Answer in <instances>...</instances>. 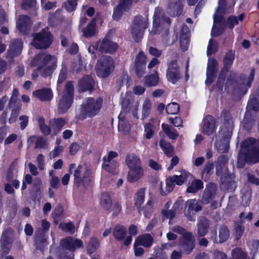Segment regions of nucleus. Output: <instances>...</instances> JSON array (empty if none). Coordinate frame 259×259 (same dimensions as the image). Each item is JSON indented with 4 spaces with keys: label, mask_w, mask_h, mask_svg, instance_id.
<instances>
[{
    "label": "nucleus",
    "mask_w": 259,
    "mask_h": 259,
    "mask_svg": "<svg viewBox=\"0 0 259 259\" xmlns=\"http://www.w3.org/2000/svg\"><path fill=\"white\" fill-rule=\"evenodd\" d=\"M31 138H36V140L35 143V148H39L42 149L44 148L47 144V140L42 136H38L36 137L35 136H32Z\"/></svg>",
    "instance_id": "59"
},
{
    "label": "nucleus",
    "mask_w": 259,
    "mask_h": 259,
    "mask_svg": "<svg viewBox=\"0 0 259 259\" xmlns=\"http://www.w3.org/2000/svg\"><path fill=\"white\" fill-rule=\"evenodd\" d=\"M67 120L65 118H54L49 121L52 129V135L56 136L67 123Z\"/></svg>",
    "instance_id": "24"
},
{
    "label": "nucleus",
    "mask_w": 259,
    "mask_h": 259,
    "mask_svg": "<svg viewBox=\"0 0 259 259\" xmlns=\"http://www.w3.org/2000/svg\"><path fill=\"white\" fill-rule=\"evenodd\" d=\"M235 57V51L230 50L227 52L223 58V66L219 73V78L224 79L225 74H228L229 69L232 67Z\"/></svg>",
    "instance_id": "15"
},
{
    "label": "nucleus",
    "mask_w": 259,
    "mask_h": 259,
    "mask_svg": "<svg viewBox=\"0 0 259 259\" xmlns=\"http://www.w3.org/2000/svg\"><path fill=\"white\" fill-rule=\"evenodd\" d=\"M62 244L65 247L70 250H74L83 247V242L79 239L68 237L62 240Z\"/></svg>",
    "instance_id": "22"
},
{
    "label": "nucleus",
    "mask_w": 259,
    "mask_h": 259,
    "mask_svg": "<svg viewBox=\"0 0 259 259\" xmlns=\"http://www.w3.org/2000/svg\"><path fill=\"white\" fill-rule=\"evenodd\" d=\"M32 24L30 17L27 15H22L20 17L17 26L20 32L23 34H27Z\"/></svg>",
    "instance_id": "23"
},
{
    "label": "nucleus",
    "mask_w": 259,
    "mask_h": 259,
    "mask_svg": "<svg viewBox=\"0 0 259 259\" xmlns=\"http://www.w3.org/2000/svg\"><path fill=\"white\" fill-rule=\"evenodd\" d=\"M32 44L36 49L49 48L53 41V36L48 28L42 29L39 32L32 34Z\"/></svg>",
    "instance_id": "6"
},
{
    "label": "nucleus",
    "mask_w": 259,
    "mask_h": 259,
    "mask_svg": "<svg viewBox=\"0 0 259 259\" xmlns=\"http://www.w3.org/2000/svg\"><path fill=\"white\" fill-rule=\"evenodd\" d=\"M159 77L156 70L153 74L146 75L144 78L145 85L147 87H156L159 82Z\"/></svg>",
    "instance_id": "37"
},
{
    "label": "nucleus",
    "mask_w": 259,
    "mask_h": 259,
    "mask_svg": "<svg viewBox=\"0 0 259 259\" xmlns=\"http://www.w3.org/2000/svg\"><path fill=\"white\" fill-rule=\"evenodd\" d=\"M166 78L168 81L176 84L181 78L180 67L177 60H171L166 70Z\"/></svg>",
    "instance_id": "14"
},
{
    "label": "nucleus",
    "mask_w": 259,
    "mask_h": 259,
    "mask_svg": "<svg viewBox=\"0 0 259 259\" xmlns=\"http://www.w3.org/2000/svg\"><path fill=\"white\" fill-rule=\"evenodd\" d=\"M255 70L252 68L248 76L245 73H240L237 76V73L233 70L229 69V74L226 77V84L228 86L234 84L233 89L245 95L251 87L254 80Z\"/></svg>",
    "instance_id": "2"
},
{
    "label": "nucleus",
    "mask_w": 259,
    "mask_h": 259,
    "mask_svg": "<svg viewBox=\"0 0 259 259\" xmlns=\"http://www.w3.org/2000/svg\"><path fill=\"white\" fill-rule=\"evenodd\" d=\"M95 47L101 53L113 54L117 50L119 46L106 35L103 39H100L96 43L95 46H93V48Z\"/></svg>",
    "instance_id": "9"
},
{
    "label": "nucleus",
    "mask_w": 259,
    "mask_h": 259,
    "mask_svg": "<svg viewBox=\"0 0 259 259\" xmlns=\"http://www.w3.org/2000/svg\"><path fill=\"white\" fill-rule=\"evenodd\" d=\"M23 49V41L21 39H14L7 52V58L13 59L19 56Z\"/></svg>",
    "instance_id": "19"
},
{
    "label": "nucleus",
    "mask_w": 259,
    "mask_h": 259,
    "mask_svg": "<svg viewBox=\"0 0 259 259\" xmlns=\"http://www.w3.org/2000/svg\"><path fill=\"white\" fill-rule=\"evenodd\" d=\"M240 155L249 164L259 162V140L247 138L241 143Z\"/></svg>",
    "instance_id": "3"
},
{
    "label": "nucleus",
    "mask_w": 259,
    "mask_h": 259,
    "mask_svg": "<svg viewBox=\"0 0 259 259\" xmlns=\"http://www.w3.org/2000/svg\"><path fill=\"white\" fill-rule=\"evenodd\" d=\"M180 111V106L176 102L168 104L166 107V112L168 114H176Z\"/></svg>",
    "instance_id": "56"
},
{
    "label": "nucleus",
    "mask_w": 259,
    "mask_h": 259,
    "mask_svg": "<svg viewBox=\"0 0 259 259\" xmlns=\"http://www.w3.org/2000/svg\"><path fill=\"white\" fill-rule=\"evenodd\" d=\"M195 238L192 233L187 232L180 239L179 246L184 253L189 254L195 247Z\"/></svg>",
    "instance_id": "13"
},
{
    "label": "nucleus",
    "mask_w": 259,
    "mask_h": 259,
    "mask_svg": "<svg viewBox=\"0 0 259 259\" xmlns=\"http://www.w3.org/2000/svg\"><path fill=\"white\" fill-rule=\"evenodd\" d=\"M125 162L129 169L142 166L140 158L134 154L127 155L125 158Z\"/></svg>",
    "instance_id": "38"
},
{
    "label": "nucleus",
    "mask_w": 259,
    "mask_h": 259,
    "mask_svg": "<svg viewBox=\"0 0 259 259\" xmlns=\"http://www.w3.org/2000/svg\"><path fill=\"white\" fill-rule=\"evenodd\" d=\"M74 87L73 81H68L66 83L64 93L62 96L74 99Z\"/></svg>",
    "instance_id": "53"
},
{
    "label": "nucleus",
    "mask_w": 259,
    "mask_h": 259,
    "mask_svg": "<svg viewBox=\"0 0 259 259\" xmlns=\"http://www.w3.org/2000/svg\"><path fill=\"white\" fill-rule=\"evenodd\" d=\"M159 144L166 156L171 157L172 156L174 148L169 142H167L164 139H162L160 140Z\"/></svg>",
    "instance_id": "41"
},
{
    "label": "nucleus",
    "mask_w": 259,
    "mask_h": 259,
    "mask_svg": "<svg viewBox=\"0 0 259 259\" xmlns=\"http://www.w3.org/2000/svg\"><path fill=\"white\" fill-rule=\"evenodd\" d=\"M133 0H119L118 6L121 7L124 11H128L132 4Z\"/></svg>",
    "instance_id": "63"
},
{
    "label": "nucleus",
    "mask_w": 259,
    "mask_h": 259,
    "mask_svg": "<svg viewBox=\"0 0 259 259\" xmlns=\"http://www.w3.org/2000/svg\"><path fill=\"white\" fill-rule=\"evenodd\" d=\"M8 107L12 109V110L21 111L22 108L21 102L17 98L10 97L8 100Z\"/></svg>",
    "instance_id": "54"
},
{
    "label": "nucleus",
    "mask_w": 259,
    "mask_h": 259,
    "mask_svg": "<svg viewBox=\"0 0 259 259\" xmlns=\"http://www.w3.org/2000/svg\"><path fill=\"white\" fill-rule=\"evenodd\" d=\"M220 119L223 126L221 128L223 137L226 139H231L234 127L233 117L229 108H224L220 115Z\"/></svg>",
    "instance_id": "8"
},
{
    "label": "nucleus",
    "mask_w": 259,
    "mask_h": 259,
    "mask_svg": "<svg viewBox=\"0 0 259 259\" xmlns=\"http://www.w3.org/2000/svg\"><path fill=\"white\" fill-rule=\"evenodd\" d=\"M162 128L165 135L171 140H176L178 137V134L176 129H171L170 126L165 123L162 124Z\"/></svg>",
    "instance_id": "49"
},
{
    "label": "nucleus",
    "mask_w": 259,
    "mask_h": 259,
    "mask_svg": "<svg viewBox=\"0 0 259 259\" xmlns=\"http://www.w3.org/2000/svg\"><path fill=\"white\" fill-rule=\"evenodd\" d=\"M221 135L222 140L224 142V144H222L221 145H220L219 148L218 149V151L220 153H226L228 151L229 149V142L231 139H229L228 140L225 139L223 137V133L221 134Z\"/></svg>",
    "instance_id": "60"
},
{
    "label": "nucleus",
    "mask_w": 259,
    "mask_h": 259,
    "mask_svg": "<svg viewBox=\"0 0 259 259\" xmlns=\"http://www.w3.org/2000/svg\"><path fill=\"white\" fill-rule=\"evenodd\" d=\"M114 69V61L111 56L103 55L97 61L96 73L100 77H108Z\"/></svg>",
    "instance_id": "5"
},
{
    "label": "nucleus",
    "mask_w": 259,
    "mask_h": 259,
    "mask_svg": "<svg viewBox=\"0 0 259 259\" xmlns=\"http://www.w3.org/2000/svg\"><path fill=\"white\" fill-rule=\"evenodd\" d=\"M220 176V188L224 191H228L231 189L233 185V181L229 174L223 172Z\"/></svg>",
    "instance_id": "34"
},
{
    "label": "nucleus",
    "mask_w": 259,
    "mask_h": 259,
    "mask_svg": "<svg viewBox=\"0 0 259 259\" xmlns=\"http://www.w3.org/2000/svg\"><path fill=\"white\" fill-rule=\"evenodd\" d=\"M126 233V228L120 224L115 225L113 228V235L115 239L118 241H122L124 239Z\"/></svg>",
    "instance_id": "39"
},
{
    "label": "nucleus",
    "mask_w": 259,
    "mask_h": 259,
    "mask_svg": "<svg viewBox=\"0 0 259 259\" xmlns=\"http://www.w3.org/2000/svg\"><path fill=\"white\" fill-rule=\"evenodd\" d=\"M203 188V182L199 179H195L193 180L191 185L187 188V192L188 193H195L199 190Z\"/></svg>",
    "instance_id": "43"
},
{
    "label": "nucleus",
    "mask_w": 259,
    "mask_h": 259,
    "mask_svg": "<svg viewBox=\"0 0 259 259\" xmlns=\"http://www.w3.org/2000/svg\"><path fill=\"white\" fill-rule=\"evenodd\" d=\"M148 26V20L141 15L136 16L131 25V34L135 41L139 42L143 37L145 31Z\"/></svg>",
    "instance_id": "7"
},
{
    "label": "nucleus",
    "mask_w": 259,
    "mask_h": 259,
    "mask_svg": "<svg viewBox=\"0 0 259 259\" xmlns=\"http://www.w3.org/2000/svg\"><path fill=\"white\" fill-rule=\"evenodd\" d=\"M237 17L234 15L229 16L227 20V24L230 29H233L235 25L238 24Z\"/></svg>",
    "instance_id": "62"
},
{
    "label": "nucleus",
    "mask_w": 259,
    "mask_h": 259,
    "mask_svg": "<svg viewBox=\"0 0 259 259\" xmlns=\"http://www.w3.org/2000/svg\"><path fill=\"white\" fill-rule=\"evenodd\" d=\"M67 69L62 68L59 73L58 79L57 80V84L62 83L67 78Z\"/></svg>",
    "instance_id": "64"
},
{
    "label": "nucleus",
    "mask_w": 259,
    "mask_h": 259,
    "mask_svg": "<svg viewBox=\"0 0 259 259\" xmlns=\"http://www.w3.org/2000/svg\"><path fill=\"white\" fill-rule=\"evenodd\" d=\"M57 58L54 55L39 53L36 55L31 61L32 67L37 66L33 71L32 76L34 79L37 78L38 72L44 78L52 76L54 71L57 68Z\"/></svg>",
    "instance_id": "1"
},
{
    "label": "nucleus",
    "mask_w": 259,
    "mask_h": 259,
    "mask_svg": "<svg viewBox=\"0 0 259 259\" xmlns=\"http://www.w3.org/2000/svg\"><path fill=\"white\" fill-rule=\"evenodd\" d=\"M145 190L146 189L145 188H141L138 190L136 194L135 205L138 209L141 208L144 202Z\"/></svg>",
    "instance_id": "47"
},
{
    "label": "nucleus",
    "mask_w": 259,
    "mask_h": 259,
    "mask_svg": "<svg viewBox=\"0 0 259 259\" xmlns=\"http://www.w3.org/2000/svg\"><path fill=\"white\" fill-rule=\"evenodd\" d=\"M102 167L109 172L115 174L116 172L118 163L114 160L107 162V161H106V157H104Z\"/></svg>",
    "instance_id": "46"
},
{
    "label": "nucleus",
    "mask_w": 259,
    "mask_h": 259,
    "mask_svg": "<svg viewBox=\"0 0 259 259\" xmlns=\"http://www.w3.org/2000/svg\"><path fill=\"white\" fill-rule=\"evenodd\" d=\"M215 243H218L217 240V232L215 231ZM230 236V232L227 226H221L219 231V243H224L226 242L229 238Z\"/></svg>",
    "instance_id": "42"
},
{
    "label": "nucleus",
    "mask_w": 259,
    "mask_h": 259,
    "mask_svg": "<svg viewBox=\"0 0 259 259\" xmlns=\"http://www.w3.org/2000/svg\"><path fill=\"white\" fill-rule=\"evenodd\" d=\"M103 104L101 97L96 98L88 97L86 101L80 105L78 118L83 120L87 118H93L100 112Z\"/></svg>",
    "instance_id": "4"
},
{
    "label": "nucleus",
    "mask_w": 259,
    "mask_h": 259,
    "mask_svg": "<svg viewBox=\"0 0 259 259\" xmlns=\"http://www.w3.org/2000/svg\"><path fill=\"white\" fill-rule=\"evenodd\" d=\"M153 243V239L149 234L139 236L135 242V246L142 245L145 247H150Z\"/></svg>",
    "instance_id": "32"
},
{
    "label": "nucleus",
    "mask_w": 259,
    "mask_h": 259,
    "mask_svg": "<svg viewBox=\"0 0 259 259\" xmlns=\"http://www.w3.org/2000/svg\"><path fill=\"white\" fill-rule=\"evenodd\" d=\"M112 199L108 192H103L100 199V205L105 210L110 212L112 205Z\"/></svg>",
    "instance_id": "30"
},
{
    "label": "nucleus",
    "mask_w": 259,
    "mask_h": 259,
    "mask_svg": "<svg viewBox=\"0 0 259 259\" xmlns=\"http://www.w3.org/2000/svg\"><path fill=\"white\" fill-rule=\"evenodd\" d=\"M218 50V43L212 38H210L209 40L208 45L207 48V55L209 56L215 54Z\"/></svg>",
    "instance_id": "55"
},
{
    "label": "nucleus",
    "mask_w": 259,
    "mask_h": 259,
    "mask_svg": "<svg viewBox=\"0 0 259 259\" xmlns=\"http://www.w3.org/2000/svg\"><path fill=\"white\" fill-rule=\"evenodd\" d=\"M232 259H248L247 253L241 248L236 247L231 251Z\"/></svg>",
    "instance_id": "48"
},
{
    "label": "nucleus",
    "mask_w": 259,
    "mask_h": 259,
    "mask_svg": "<svg viewBox=\"0 0 259 259\" xmlns=\"http://www.w3.org/2000/svg\"><path fill=\"white\" fill-rule=\"evenodd\" d=\"M38 123L39 130L43 135L47 136L51 134L52 132L51 126L46 124L45 118L41 116L38 118Z\"/></svg>",
    "instance_id": "45"
},
{
    "label": "nucleus",
    "mask_w": 259,
    "mask_h": 259,
    "mask_svg": "<svg viewBox=\"0 0 259 259\" xmlns=\"http://www.w3.org/2000/svg\"><path fill=\"white\" fill-rule=\"evenodd\" d=\"M229 162L228 156L222 154L218 158L216 163V175L220 176L225 170L229 171L227 165Z\"/></svg>",
    "instance_id": "27"
},
{
    "label": "nucleus",
    "mask_w": 259,
    "mask_h": 259,
    "mask_svg": "<svg viewBox=\"0 0 259 259\" xmlns=\"http://www.w3.org/2000/svg\"><path fill=\"white\" fill-rule=\"evenodd\" d=\"M186 208L187 209L185 210V215L188 220L190 221H195V215L193 211L198 212L202 208L195 199L188 200L186 202Z\"/></svg>",
    "instance_id": "18"
},
{
    "label": "nucleus",
    "mask_w": 259,
    "mask_h": 259,
    "mask_svg": "<svg viewBox=\"0 0 259 259\" xmlns=\"http://www.w3.org/2000/svg\"><path fill=\"white\" fill-rule=\"evenodd\" d=\"M82 168V166L79 164L75 169L73 174L74 181L77 187L82 186L84 188H86L91 182L92 174L90 169L87 168L84 171L82 177H81Z\"/></svg>",
    "instance_id": "10"
},
{
    "label": "nucleus",
    "mask_w": 259,
    "mask_h": 259,
    "mask_svg": "<svg viewBox=\"0 0 259 259\" xmlns=\"http://www.w3.org/2000/svg\"><path fill=\"white\" fill-rule=\"evenodd\" d=\"M10 236L9 231L7 229L3 232L1 238V248L5 254L9 253L12 247L13 241L11 239Z\"/></svg>",
    "instance_id": "25"
},
{
    "label": "nucleus",
    "mask_w": 259,
    "mask_h": 259,
    "mask_svg": "<svg viewBox=\"0 0 259 259\" xmlns=\"http://www.w3.org/2000/svg\"><path fill=\"white\" fill-rule=\"evenodd\" d=\"M123 12H125L123 9L118 6V5L114 9L113 13L112 15L113 19L115 21H119L122 15Z\"/></svg>",
    "instance_id": "61"
},
{
    "label": "nucleus",
    "mask_w": 259,
    "mask_h": 259,
    "mask_svg": "<svg viewBox=\"0 0 259 259\" xmlns=\"http://www.w3.org/2000/svg\"><path fill=\"white\" fill-rule=\"evenodd\" d=\"M144 174V170L141 167L132 168L130 169V171L127 174V180L130 183H134L137 182L143 177Z\"/></svg>",
    "instance_id": "29"
},
{
    "label": "nucleus",
    "mask_w": 259,
    "mask_h": 259,
    "mask_svg": "<svg viewBox=\"0 0 259 259\" xmlns=\"http://www.w3.org/2000/svg\"><path fill=\"white\" fill-rule=\"evenodd\" d=\"M151 101L148 99H146L143 103L142 107V120H144L149 116L151 113Z\"/></svg>",
    "instance_id": "50"
},
{
    "label": "nucleus",
    "mask_w": 259,
    "mask_h": 259,
    "mask_svg": "<svg viewBox=\"0 0 259 259\" xmlns=\"http://www.w3.org/2000/svg\"><path fill=\"white\" fill-rule=\"evenodd\" d=\"M95 81L90 75H85L79 80L76 85L79 93L88 92L91 94L95 90Z\"/></svg>",
    "instance_id": "11"
},
{
    "label": "nucleus",
    "mask_w": 259,
    "mask_h": 259,
    "mask_svg": "<svg viewBox=\"0 0 259 259\" xmlns=\"http://www.w3.org/2000/svg\"><path fill=\"white\" fill-rule=\"evenodd\" d=\"M183 0H169L167 11L172 17L180 16L183 11Z\"/></svg>",
    "instance_id": "21"
},
{
    "label": "nucleus",
    "mask_w": 259,
    "mask_h": 259,
    "mask_svg": "<svg viewBox=\"0 0 259 259\" xmlns=\"http://www.w3.org/2000/svg\"><path fill=\"white\" fill-rule=\"evenodd\" d=\"M112 211V217L114 218L117 217L122 211V205L121 202L119 201L114 202L111 208Z\"/></svg>",
    "instance_id": "57"
},
{
    "label": "nucleus",
    "mask_w": 259,
    "mask_h": 259,
    "mask_svg": "<svg viewBox=\"0 0 259 259\" xmlns=\"http://www.w3.org/2000/svg\"><path fill=\"white\" fill-rule=\"evenodd\" d=\"M190 32L188 27L184 24L181 29L180 35V44L183 51L187 50L189 42V33Z\"/></svg>",
    "instance_id": "26"
},
{
    "label": "nucleus",
    "mask_w": 259,
    "mask_h": 259,
    "mask_svg": "<svg viewBox=\"0 0 259 259\" xmlns=\"http://www.w3.org/2000/svg\"><path fill=\"white\" fill-rule=\"evenodd\" d=\"M217 186L213 183H209L206 185L202 194V199L204 203H210L215 197Z\"/></svg>",
    "instance_id": "20"
},
{
    "label": "nucleus",
    "mask_w": 259,
    "mask_h": 259,
    "mask_svg": "<svg viewBox=\"0 0 259 259\" xmlns=\"http://www.w3.org/2000/svg\"><path fill=\"white\" fill-rule=\"evenodd\" d=\"M217 129L215 119L212 115L205 116L202 120V133L207 136L214 133Z\"/></svg>",
    "instance_id": "17"
},
{
    "label": "nucleus",
    "mask_w": 259,
    "mask_h": 259,
    "mask_svg": "<svg viewBox=\"0 0 259 259\" xmlns=\"http://www.w3.org/2000/svg\"><path fill=\"white\" fill-rule=\"evenodd\" d=\"M78 0H66L64 4V8L68 12H72L75 11L77 6Z\"/></svg>",
    "instance_id": "58"
},
{
    "label": "nucleus",
    "mask_w": 259,
    "mask_h": 259,
    "mask_svg": "<svg viewBox=\"0 0 259 259\" xmlns=\"http://www.w3.org/2000/svg\"><path fill=\"white\" fill-rule=\"evenodd\" d=\"M97 20L95 18H93L85 27L82 32L83 36L85 38L93 37L96 32Z\"/></svg>",
    "instance_id": "35"
},
{
    "label": "nucleus",
    "mask_w": 259,
    "mask_h": 259,
    "mask_svg": "<svg viewBox=\"0 0 259 259\" xmlns=\"http://www.w3.org/2000/svg\"><path fill=\"white\" fill-rule=\"evenodd\" d=\"M197 234L199 237L204 236L208 232L209 227V221L205 217L200 219L198 224Z\"/></svg>",
    "instance_id": "36"
},
{
    "label": "nucleus",
    "mask_w": 259,
    "mask_h": 259,
    "mask_svg": "<svg viewBox=\"0 0 259 259\" xmlns=\"http://www.w3.org/2000/svg\"><path fill=\"white\" fill-rule=\"evenodd\" d=\"M155 127L150 122H147L144 124L145 137L146 139L150 140L154 135Z\"/></svg>",
    "instance_id": "51"
},
{
    "label": "nucleus",
    "mask_w": 259,
    "mask_h": 259,
    "mask_svg": "<svg viewBox=\"0 0 259 259\" xmlns=\"http://www.w3.org/2000/svg\"><path fill=\"white\" fill-rule=\"evenodd\" d=\"M254 124V120L252 118V113L250 111L246 110L242 121L243 128L247 132H250Z\"/></svg>",
    "instance_id": "33"
},
{
    "label": "nucleus",
    "mask_w": 259,
    "mask_h": 259,
    "mask_svg": "<svg viewBox=\"0 0 259 259\" xmlns=\"http://www.w3.org/2000/svg\"><path fill=\"white\" fill-rule=\"evenodd\" d=\"M147 57L142 51L136 55L134 61V68L136 75L141 78L146 73Z\"/></svg>",
    "instance_id": "12"
},
{
    "label": "nucleus",
    "mask_w": 259,
    "mask_h": 259,
    "mask_svg": "<svg viewBox=\"0 0 259 259\" xmlns=\"http://www.w3.org/2000/svg\"><path fill=\"white\" fill-rule=\"evenodd\" d=\"M34 95L41 101H50L53 97V92L50 88L37 90L35 91Z\"/></svg>",
    "instance_id": "31"
},
{
    "label": "nucleus",
    "mask_w": 259,
    "mask_h": 259,
    "mask_svg": "<svg viewBox=\"0 0 259 259\" xmlns=\"http://www.w3.org/2000/svg\"><path fill=\"white\" fill-rule=\"evenodd\" d=\"M74 99L62 96L58 105V111L59 114L66 113L71 106Z\"/></svg>",
    "instance_id": "28"
},
{
    "label": "nucleus",
    "mask_w": 259,
    "mask_h": 259,
    "mask_svg": "<svg viewBox=\"0 0 259 259\" xmlns=\"http://www.w3.org/2000/svg\"><path fill=\"white\" fill-rule=\"evenodd\" d=\"M218 70V63L215 58H209L208 60L206 69V79L205 83L210 85L214 80Z\"/></svg>",
    "instance_id": "16"
},
{
    "label": "nucleus",
    "mask_w": 259,
    "mask_h": 259,
    "mask_svg": "<svg viewBox=\"0 0 259 259\" xmlns=\"http://www.w3.org/2000/svg\"><path fill=\"white\" fill-rule=\"evenodd\" d=\"M248 110L251 112L252 111L255 112L259 111V100L256 97H253L249 100L246 106V110Z\"/></svg>",
    "instance_id": "52"
},
{
    "label": "nucleus",
    "mask_w": 259,
    "mask_h": 259,
    "mask_svg": "<svg viewBox=\"0 0 259 259\" xmlns=\"http://www.w3.org/2000/svg\"><path fill=\"white\" fill-rule=\"evenodd\" d=\"M99 246L100 242L98 239L96 237H91L87 247L88 254L91 255L94 253L98 249Z\"/></svg>",
    "instance_id": "44"
},
{
    "label": "nucleus",
    "mask_w": 259,
    "mask_h": 259,
    "mask_svg": "<svg viewBox=\"0 0 259 259\" xmlns=\"http://www.w3.org/2000/svg\"><path fill=\"white\" fill-rule=\"evenodd\" d=\"M182 202L176 201L173 206L172 208L170 210H162L161 213L162 215L167 219L172 220L175 217L176 210L179 209L180 208H182Z\"/></svg>",
    "instance_id": "40"
}]
</instances>
